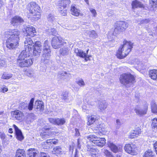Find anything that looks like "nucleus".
I'll list each match as a JSON object with an SVG mask.
<instances>
[{
    "mask_svg": "<svg viewBox=\"0 0 157 157\" xmlns=\"http://www.w3.org/2000/svg\"><path fill=\"white\" fill-rule=\"evenodd\" d=\"M25 50L22 51L17 60V64L21 68L29 67L33 64V59L30 54L32 51V46L34 43L31 37H27L24 41Z\"/></svg>",
    "mask_w": 157,
    "mask_h": 157,
    "instance_id": "f257e3e1",
    "label": "nucleus"
},
{
    "mask_svg": "<svg viewBox=\"0 0 157 157\" xmlns=\"http://www.w3.org/2000/svg\"><path fill=\"white\" fill-rule=\"evenodd\" d=\"M20 31L17 29H9L5 31L3 36L6 39V47L10 49H14L19 45Z\"/></svg>",
    "mask_w": 157,
    "mask_h": 157,
    "instance_id": "f03ea898",
    "label": "nucleus"
},
{
    "mask_svg": "<svg viewBox=\"0 0 157 157\" xmlns=\"http://www.w3.org/2000/svg\"><path fill=\"white\" fill-rule=\"evenodd\" d=\"M26 9L28 11L27 13V16L31 20L36 21L41 18L42 10L40 6L35 2L28 3Z\"/></svg>",
    "mask_w": 157,
    "mask_h": 157,
    "instance_id": "7ed1b4c3",
    "label": "nucleus"
},
{
    "mask_svg": "<svg viewBox=\"0 0 157 157\" xmlns=\"http://www.w3.org/2000/svg\"><path fill=\"white\" fill-rule=\"evenodd\" d=\"M133 44L130 41L125 39L117 51L115 56L120 59L125 58L131 52Z\"/></svg>",
    "mask_w": 157,
    "mask_h": 157,
    "instance_id": "20e7f679",
    "label": "nucleus"
},
{
    "mask_svg": "<svg viewBox=\"0 0 157 157\" xmlns=\"http://www.w3.org/2000/svg\"><path fill=\"white\" fill-rule=\"evenodd\" d=\"M119 81L121 84L124 86L132 85L136 82L135 77L130 73H124L121 74Z\"/></svg>",
    "mask_w": 157,
    "mask_h": 157,
    "instance_id": "39448f33",
    "label": "nucleus"
},
{
    "mask_svg": "<svg viewBox=\"0 0 157 157\" xmlns=\"http://www.w3.org/2000/svg\"><path fill=\"white\" fill-rule=\"evenodd\" d=\"M42 132L40 133V135L43 138H45L49 136H56L59 133L57 128H52L50 126H44L42 128Z\"/></svg>",
    "mask_w": 157,
    "mask_h": 157,
    "instance_id": "423d86ee",
    "label": "nucleus"
},
{
    "mask_svg": "<svg viewBox=\"0 0 157 157\" xmlns=\"http://www.w3.org/2000/svg\"><path fill=\"white\" fill-rule=\"evenodd\" d=\"M86 138L90 142L93 143L95 146L102 147L106 143V140L104 138H100L95 135H90Z\"/></svg>",
    "mask_w": 157,
    "mask_h": 157,
    "instance_id": "0eeeda50",
    "label": "nucleus"
},
{
    "mask_svg": "<svg viewBox=\"0 0 157 157\" xmlns=\"http://www.w3.org/2000/svg\"><path fill=\"white\" fill-rule=\"evenodd\" d=\"M128 26L126 22L122 21H116L114 25L113 32L116 34L124 32Z\"/></svg>",
    "mask_w": 157,
    "mask_h": 157,
    "instance_id": "6e6552de",
    "label": "nucleus"
},
{
    "mask_svg": "<svg viewBox=\"0 0 157 157\" xmlns=\"http://www.w3.org/2000/svg\"><path fill=\"white\" fill-rule=\"evenodd\" d=\"M51 44L53 48L57 49L66 45L67 42L61 36H55L52 38Z\"/></svg>",
    "mask_w": 157,
    "mask_h": 157,
    "instance_id": "1a4fd4ad",
    "label": "nucleus"
},
{
    "mask_svg": "<svg viewBox=\"0 0 157 157\" xmlns=\"http://www.w3.org/2000/svg\"><path fill=\"white\" fill-rule=\"evenodd\" d=\"M89 49H88L86 52H84L83 50L78 48H75L74 50V52L77 56L82 58H84L85 61H90V58L92 57L91 55H87L88 53Z\"/></svg>",
    "mask_w": 157,
    "mask_h": 157,
    "instance_id": "9d476101",
    "label": "nucleus"
},
{
    "mask_svg": "<svg viewBox=\"0 0 157 157\" xmlns=\"http://www.w3.org/2000/svg\"><path fill=\"white\" fill-rule=\"evenodd\" d=\"M32 47L33 56H39L40 55L42 50V43L40 41H36L34 42Z\"/></svg>",
    "mask_w": 157,
    "mask_h": 157,
    "instance_id": "9b49d317",
    "label": "nucleus"
},
{
    "mask_svg": "<svg viewBox=\"0 0 157 157\" xmlns=\"http://www.w3.org/2000/svg\"><path fill=\"white\" fill-rule=\"evenodd\" d=\"M43 51L42 56L44 58V60L45 61L49 60L51 56V51L48 40H46L44 43Z\"/></svg>",
    "mask_w": 157,
    "mask_h": 157,
    "instance_id": "f8f14e48",
    "label": "nucleus"
},
{
    "mask_svg": "<svg viewBox=\"0 0 157 157\" xmlns=\"http://www.w3.org/2000/svg\"><path fill=\"white\" fill-rule=\"evenodd\" d=\"M23 32L27 37H33L36 36V29L33 26H29L24 28Z\"/></svg>",
    "mask_w": 157,
    "mask_h": 157,
    "instance_id": "ddd939ff",
    "label": "nucleus"
},
{
    "mask_svg": "<svg viewBox=\"0 0 157 157\" xmlns=\"http://www.w3.org/2000/svg\"><path fill=\"white\" fill-rule=\"evenodd\" d=\"M124 150L126 152L133 155L137 154L136 147V145L132 144H126L124 147Z\"/></svg>",
    "mask_w": 157,
    "mask_h": 157,
    "instance_id": "4468645a",
    "label": "nucleus"
},
{
    "mask_svg": "<svg viewBox=\"0 0 157 157\" xmlns=\"http://www.w3.org/2000/svg\"><path fill=\"white\" fill-rule=\"evenodd\" d=\"M58 140L55 139H51L47 140L44 142L42 144V147L44 149L48 150L52 147V144L56 145L58 143Z\"/></svg>",
    "mask_w": 157,
    "mask_h": 157,
    "instance_id": "2eb2a0df",
    "label": "nucleus"
},
{
    "mask_svg": "<svg viewBox=\"0 0 157 157\" xmlns=\"http://www.w3.org/2000/svg\"><path fill=\"white\" fill-rule=\"evenodd\" d=\"M107 144L110 150L114 153L121 152L122 151V146L120 145H117L111 142H108Z\"/></svg>",
    "mask_w": 157,
    "mask_h": 157,
    "instance_id": "dca6fc26",
    "label": "nucleus"
},
{
    "mask_svg": "<svg viewBox=\"0 0 157 157\" xmlns=\"http://www.w3.org/2000/svg\"><path fill=\"white\" fill-rule=\"evenodd\" d=\"M11 114L16 120L18 121L22 120L24 115L23 112L18 109H15L11 111Z\"/></svg>",
    "mask_w": 157,
    "mask_h": 157,
    "instance_id": "f3484780",
    "label": "nucleus"
},
{
    "mask_svg": "<svg viewBox=\"0 0 157 157\" xmlns=\"http://www.w3.org/2000/svg\"><path fill=\"white\" fill-rule=\"evenodd\" d=\"M49 122L53 124L61 126L64 124L66 123V120L64 118H52L48 119Z\"/></svg>",
    "mask_w": 157,
    "mask_h": 157,
    "instance_id": "a211bd4d",
    "label": "nucleus"
},
{
    "mask_svg": "<svg viewBox=\"0 0 157 157\" xmlns=\"http://www.w3.org/2000/svg\"><path fill=\"white\" fill-rule=\"evenodd\" d=\"M71 3L70 0H60L58 1V7L59 10H64L69 6Z\"/></svg>",
    "mask_w": 157,
    "mask_h": 157,
    "instance_id": "6ab92c4d",
    "label": "nucleus"
},
{
    "mask_svg": "<svg viewBox=\"0 0 157 157\" xmlns=\"http://www.w3.org/2000/svg\"><path fill=\"white\" fill-rule=\"evenodd\" d=\"M70 11L71 14L75 17L81 16L82 15V14L81 13L80 10L75 5H71Z\"/></svg>",
    "mask_w": 157,
    "mask_h": 157,
    "instance_id": "aec40b11",
    "label": "nucleus"
},
{
    "mask_svg": "<svg viewBox=\"0 0 157 157\" xmlns=\"http://www.w3.org/2000/svg\"><path fill=\"white\" fill-rule=\"evenodd\" d=\"M87 124L88 126H90L93 124L95 122L98 121L100 119L99 116L91 115L87 117Z\"/></svg>",
    "mask_w": 157,
    "mask_h": 157,
    "instance_id": "412c9836",
    "label": "nucleus"
},
{
    "mask_svg": "<svg viewBox=\"0 0 157 157\" xmlns=\"http://www.w3.org/2000/svg\"><path fill=\"white\" fill-rule=\"evenodd\" d=\"M87 150L89 156L91 157L98 156L99 151L98 149L88 147Z\"/></svg>",
    "mask_w": 157,
    "mask_h": 157,
    "instance_id": "4be33fe9",
    "label": "nucleus"
},
{
    "mask_svg": "<svg viewBox=\"0 0 157 157\" xmlns=\"http://www.w3.org/2000/svg\"><path fill=\"white\" fill-rule=\"evenodd\" d=\"M13 127L15 130L16 138L19 141L22 140L24 139V137L21 132L16 125L13 124Z\"/></svg>",
    "mask_w": 157,
    "mask_h": 157,
    "instance_id": "5701e85b",
    "label": "nucleus"
},
{
    "mask_svg": "<svg viewBox=\"0 0 157 157\" xmlns=\"http://www.w3.org/2000/svg\"><path fill=\"white\" fill-rule=\"evenodd\" d=\"M23 20L21 17L18 16H15L12 18L10 23L11 24L15 26L16 24L20 23L23 22Z\"/></svg>",
    "mask_w": 157,
    "mask_h": 157,
    "instance_id": "b1692460",
    "label": "nucleus"
},
{
    "mask_svg": "<svg viewBox=\"0 0 157 157\" xmlns=\"http://www.w3.org/2000/svg\"><path fill=\"white\" fill-rule=\"evenodd\" d=\"M52 153L58 156L63 153L62 147L59 146L55 147L52 151Z\"/></svg>",
    "mask_w": 157,
    "mask_h": 157,
    "instance_id": "393cba45",
    "label": "nucleus"
},
{
    "mask_svg": "<svg viewBox=\"0 0 157 157\" xmlns=\"http://www.w3.org/2000/svg\"><path fill=\"white\" fill-rule=\"evenodd\" d=\"M35 104L36 109L40 112L43 111L44 110V102L42 101H36Z\"/></svg>",
    "mask_w": 157,
    "mask_h": 157,
    "instance_id": "a878e982",
    "label": "nucleus"
},
{
    "mask_svg": "<svg viewBox=\"0 0 157 157\" xmlns=\"http://www.w3.org/2000/svg\"><path fill=\"white\" fill-rule=\"evenodd\" d=\"M29 157H36L37 155V150L34 148H30L28 150Z\"/></svg>",
    "mask_w": 157,
    "mask_h": 157,
    "instance_id": "bb28decb",
    "label": "nucleus"
},
{
    "mask_svg": "<svg viewBox=\"0 0 157 157\" xmlns=\"http://www.w3.org/2000/svg\"><path fill=\"white\" fill-rule=\"evenodd\" d=\"M15 157H26L24 150L18 149L16 151Z\"/></svg>",
    "mask_w": 157,
    "mask_h": 157,
    "instance_id": "cd10ccee",
    "label": "nucleus"
},
{
    "mask_svg": "<svg viewBox=\"0 0 157 157\" xmlns=\"http://www.w3.org/2000/svg\"><path fill=\"white\" fill-rule=\"evenodd\" d=\"M149 75L154 80H157V70L153 69L149 71Z\"/></svg>",
    "mask_w": 157,
    "mask_h": 157,
    "instance_id": "c85d7f7f",
    "label": "nucleus"
},
{
    "mask_svg": "<svg viewBox=\"0 0 157 157\" xmlns=\"http://www.w3.org/2000/svg\"><path fill=\"white\" fill-rule=\"evenodd\" d=\"M147 109L148 106L145 105L143 108L138 109V115L142 116L145 115L146 113Z\"/></svg>",
    "mask_w": 157,
    "mask_h": 157,
    "instance_id": "c756f323",
    "label": "nucleus"
},
{
    "mask_svg": "<svg viewBox=\"0 0 157 157\" xmlns=\"http://www.w3.org/2000/svg\"><path fill=\"white\" fill-rule=\"evenodd\" d=\"M151 110L152 113L157 114V105L154 101H151Z\"/></svg>",
    "mask_w": 157,
    "mask_h": 157,
    "instance_id": "7c9ffc66",
    "label": "nucleus"
},
{
    "mask_svg": "<svg viewBox=\"0 0 157 157\" xmlns=\"http://www.w3.org/2000/svg\"><path fill=\"white\" fill-rule=\"evenodd\" d=\"M150 6L154 10L157 9V0H149Z\"/></svg>",
    "mask_w": 157,
    "mask_h": 157,
    "instance_id": "2f4dec72",
    "label": "nucleus"
},
{
    "mask_svg": "<svg viewBox=\"0 0 157 157\" xmlns=\"http://www.w3.org/2000/svg\"><path fill=\"white\" fill-rule=\"evenodd\" d=\"M12 77V74H7L6 72L3 73L1 78L3 79H9L11 78Z\"/></svg>",
    "mask_w": 157,
    "mask_h": 157,
    "instance_id": "473e14b6",
    "label": "nucleus"
},
{
    "mask_svg": "<svg viewBox=\"0 0 157 157\" xmlns=\"http://www.w3.org/2000/svg\"><path fill=\"white\" fill-rule=\"evenodd\" d=\"M34 99V98H32L30 101L27 107L29 111L33 110V103Z\"/></svg>",
    "mask_w": 157,
    "mask_h": 157,
    "instance_id": "72a5a7b5",
    "label": "nucleus"
},
{
    "mask_svg": "<svg viewBox=\"0 0 157 157\" xmlns=\"http://www.w3.org/2000/svg\"><path fill=\"white\" fill-rule=\"evenodd\" d=\"M144 157H154V154L151 150L146 151L144 155Z\"/></svg>",
    "mask_w": 157,
    "mask_h": 157,
    "instance_id": "f704fd0d",
    "label": "nucleus"
},
{
    "mask_svg": "<svg viewBox=\"0 0 157 157\" xmlns=\"http://www.w3.org/2000/svg\"><path fill=\"white\" fill-rule=\"evenodd\" d=\"M68 49L67 48H62L60 50V54L63 56L68 55Z\"/></svg>",
    "mask_w": 157,
    "mask_h": 157,
    "instance_id": "c9c22d12",
    "label": "nucleus"
},
{
    "mask_svg": "<svg viewBox=\"0 0 157 157\" xmlns=\"http://www.w3.org/2000/svg\"><path fill=\"white\" fill-rule=\"evenodd\" d=\"M104 156L106 157H114L112 152L108 150H104Z\"/></svg>",
    "mask_w": 157,
    "mask_h": 157,
    "instance_id": "e433bc0d",
    "label": "nucleus"
},
{
    "mask_svg": "<svg viewBox=\"0 0 157 157\" xmlns=\"http://www.w3.org/2000/svg\"><path fill=\"white\" fill-rule=\"evenodd\" d=\"M151 126L152 128L157 130V118L153 119L151 124Z\"/></svg>",
    "mask_w": 157,
    "mask_h": 157,
    "instance_id": "4c0bfd02",
    "label": "nucleus"
},
{
    "mask_svg": "<svg viewBox=\"0 0 157 157\" xmlns=\"http://www.w3.org/2000/svg\"><path fill=\"white\" fill-rule=\"evenodd\" d=\"M103 124L100 123L96 124L94 127V129L96 130H102L103 128Z\"/></svg>",
    "mask_w": 157,
    "mask_h": 157,
    "instance_id": "58836bf2",
    "label": "nucleus"
},
{
    "mask_svg": "<svg viewBox=\"0 0 157 157\" xmlns=\"http://www.w3.org/2000/svg\"><path fill=\"white\" fill-rule=\"evenodd\" d=\"M137 135V130H133V132H132L129 136V138L130 139H133L136 138Z\"/></svg>",
    "mask_w": 157,
    "mask_h": 157,
    "instance_id": "ea45409f",
    "label": "nucleus"
},
{
    "mask_svg": "<svg viewBox=\"0 0 157 157\" xmlns=\"http://www.w3.org/2000/svg\"><path fill=\"white\" fill-rule=\"evenodd\" d=\"M99 107V109L101 112H102L107 107L106 105L103 103L100 104Z\"/></svg>",
    "mask_w": 157,
    "mask_h": 157,
    "instance_id": "a19ab883",
    "label": "nucleus"
},
{
    "mask_svg": "<svg viewBox=\"0 0 157 157\" xmlns=\"http://www.w3.org/2000/svg\"><path fill=\"white\" fill-rule=\"evenodd\" d=\"M132 9H135L137 8V0H134L132 2Z\"/></svg>",
    "mask_w": 157,
    "mask_h": 157,
    "instance_id": "79ce46f5",
    "label": "nucleus"
},
{
    "mask_svg": "<svg viewBox=\"0 0 157 157\" xmlns=\"http://www.w3.org/2000/svg\"><path fill=\"white\" fill-rule=\"evenodd\" d=\"M90 35L92 37L94 38H97L98 36L96 33L95 31L94 30L90 31Z\"/></svg>",
    "mask_w": 157,
    "mask_h": 157,
    "instance_id": "37998d69",
    "label": "nucleus"
},
{
    "mask_svg": "<svg viewBox=\"0 0 157 157\" xmlns=\"http://www.w3.org/2000/svg\"><path fill=\"white\" fill-rule=\"evenodd\" d=\"M150 21L149 19H145L140 21V24H146L149 23Z\"/></svg>",
    "mask_w": 157,
    "mask_h": 157,
    "instance_id": "c03bdc74",
    "label": "nucleus"
},
{
    "mask_svg": "<svg viewBox=\"0 0 157 157\" xmlns=\"http://www.w3.org/2000/svg\"><path fill=\"white\" fill-rule=\"evenodd\" d=\"M39 157H50V156L47 153L41 152H40Z\"/></svg>",
    "mask_w": 157,
    "mask_h": 157,
    "instance_id": "a18cd8bd",
    "label": "nucleus"
},
{
    "mask_svg": "<svg viewBox=\"0 0 157 157\" xmlns=\"http://www.w3.org/2000/svg\"><path fill=\"white\" fill-rule=\"evenodd\" d=\"M77 83L80 86H83L85 85V83L84 81L82 79H81L77 81Z\"/></svg>",
    "mask_w": 157,
    "mask_h": 157,
    "instance_id": "49530a36",
    "label": "nucleus"
},
{
    "mask_svg": "<svg viewBox=\"0 0 157 157\" xmlns=\"http://www.w3.org/2000/svg\"><path fill=\"white\" fill-rule=\"evenodd\" d=\"M51 34L55 36V35H56L57 34V32L56 30V29L54 28H52L51 29Z\"/></svg>",
    "mask_w": 157,
    "mask_h": 157,
    "instance_id": "de8ad7c7",
    "label": "nucleus"
},
{
    "mask_svg": "<svg viewBox=\"0 0 157 157\" xmlns=\"http://www.w3.org/2000/svg\"><path fill=\"white\" fill-rule=\"evenodd\" d=\"M90 12L93 14V17H96L97 13L96 12V10L92 8L90 9Z\"/></svg>",
    "mask_w": 157,
    "mask_h": 157,
    "instance_id": "09e8293b",
    "label": "nucleus"
},
{
    "mask_svg": "<svg viewBox=\"0 0 157 157\" xmlns=\"http://www.w3.org/2000/svg\"><path fill=\"white\" fill-rule=\"evenodd\" d=\"M59 10V11L60 12L61 14L63 16H66L67 13V10Z\"/></svg>",
    "mask_w": 157,
    "mask_h": 157,
    "instance_id": "8fccbe9b",
    "label": "nucleus"
},
{
    "mask_svg": "<svg viewBox=\"0 0 157 157\" xmlns=\"http://www.w3.org/2000/svg\"><path fill=\"white\" fill-rule=\"evenodd\" d=\"M145 6V4H143L141 2H138V7L144 8Z\"/></svg>",
    "mask_w": 157,
    "mask_h": 157,
    "instance_id": "3c124183",
    "label": "nucleus"
},
{
    "mask_svg": "<svg viewBox=\"0 0 157 157\" xmlns=\"http://www.w3.org/2000/svg\"><path fill=\"white\" fill-rule=\"evenodd\" d=\"M0 65L2 67L5 66L6 65V62L3 60H0Z\"/></svg>",
    "mask_w": 157,
    "mask_h": 157,
    "instance_id": "603ef678",
    "label": "nucleus"
},
{
    "mask_svg": "<svg viewBox=\"0 0 157 157\" xmlns=\"http://www.w3.org/2000/svg\"><path fill=\"white\" fill-rule=\"evenodd\" d=\"M62 99L63 100H66L67 99V94H64L62 95Z\"/></svg>",
    "mask_w": 157,
    "mask_h": 157,
    "instance_id": "864d4df0",
    "label": "nucleus"
},
{
    "mask_svg": "<svg viewBox=\"0 0 157 157\" xmlns=\"http://www.w3.org/2000/svg\"><path fill=\"white\" fill-rule=\"evenodd\" d=\"M2 90L3 93H5L8 91V89L6 87H4L2 88Z\"/></svg>",
    "mask_w": 157,
    "mask_h": 157,
    "instance_id": "5fc2aeb1",
    "label": "nucleus"
},
{
    "mask_svg": "<svg viewBox=\"0 0 157 157\" xmlns=\"http://www.w3.org/2000/svg\"><path fill=\"white\" fill-rule=\"evenodd\" d=\"M24 105V103L23 102L22 103H21L19 105V109H22L23 108V106Z\"/></svg>",
    "mask_w": 157,
    "mask_h": 157,
    "instance_id": "6e6d98bb",
    "label": "nucleus"
},
{
    "mask_svg": "<svg viewBox=\"0 0 157 157\" xmlns=\"http://www.w3.org/2000/svg\"><path fill=\"white\" fill-rule=\"evenodd\" d=\"M8 132L10 133H13V129L12 128H10L8 130Z\"/></svg>",
    "mask_w": 157,
    "mask_h": 157,
    "instance_id": "4d7b16f0",
    "label": "nucleus"
},
{
    "mask_svg": "<svg viewBox=\"0 0 157 157\" xmlns=\"http://www.w3.org/2000/svg\"><path fill=\"white\" fill-rule=\"evenodd\" d=\"M98 133L100 136L104 134H103L102 132H101V131L98 132Z\"/></svg>",
    "mask_w": 157,
    "mask_h": 157,
    "instance_id": "13d9d810",
    "label": "nucleus"
},
{
    "mask_svg": "<svg viewBox=\"0 0 157 157\" xmlns=\"http://www.w3.org/2000/svg\"><path fill=\"white\" fill-rule=\"evenodd\" d=\"M5 135L4 134H2L0 136L1 138L2 139L5 138Z\"/></svg>",
    "mask_w": 157,
    "mask_h": 157,
    "instance_id": "bf43d9fd",
    "label": "nucleus"
},
{
    "mask_svg": "<svg viewBox=\"0 0 157 157\" xmlns=\"http://www.w3.org/2000/svg\"><path fill=\"white\" fill-rule=\"evenodd\" d=\"M84 1L87 5H89V0H84Z\"/></svg>",
    "mask_w": 157,
    "mask_h": 157,
    "instance_id": "052dcab7",
    "label": "nucleus"
},
{
    "mask_svg": "<svg viewBox=\"0 0 157 157\" xmlns=\"http://www.w3.org/2000/svg\"><path fill=\"white\" fill-rule=\"evenodd\" d=\"M74 157H78V156L77 155V153H76L75 154Z\"/></svg>",
    "mask_w": 157,
    "mask_h": 157,
    "instance_id": "680f3d73",
    "label": "nucleus"
},
{
    "mask_svg": "<svg viewBox=\"0 0 157 157\" xmlns=\"http://www.w3.org/2000/svg\"><path fill=\"white\" fill-rule=\"evenodd\" d=\"M141 132V130H140V131H139L138 130V134H140Z\"/></svg>",
    "mask_w": 157,
    "mask_h": 157,
    "instance_id": "e2e57ef3",
    "label": "nucleus"
},
{
    "mask_svg": "<svg viewBox=\"0 0 157 157\" xmlns=\"http://www.w3.org/2000/svg\"><path fill=\"white\" fill-rule=\"evenodd\" d=\"M64 73L65 74V75H67V72H66V71H64Z\"/></svg>",
    "mask_w": 157,
    "mask_h": 157,
    "instance_id": "0e129e2a",
    "label": "nucleus"
},
{
    "mask_svg": "<svg viewBox=\"0 0 157 157\" xmlns=\"http://www.w3.org/2000/svg\"><path fill=\"white\" fill-rule=\"evenodd\" d=\"M3 112H1V114L2 113H3Z\"/></svg>",
    "mask_w": 157,
    "mask_h": 157,
    "instance_id": "69168bd1",
    "label": "nucleus"
}]
</instances>
